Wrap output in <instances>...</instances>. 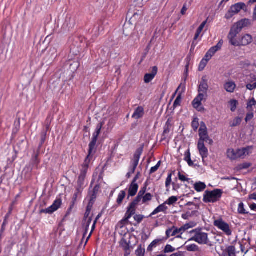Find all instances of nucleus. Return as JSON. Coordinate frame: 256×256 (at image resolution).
Instances as JSON below:
<instances>
[{
	"label": "nucleus",
	"mask_w": 256,
	"mask_h": 256,
	"mask_svg": "<svg viewBox=\"0 0 256 256\" xmlns=\"http://www.w3.org/2000/svg\"><path fill=\"white\" fill-rule=\"evenodd\" d=\"M190 234L194 233V235L185 242L186 245L190 241H194L200 244H206L210 246H212L208 238V234L202 232V228H197L190 232Z\"/></svg>",
	"instance_id": "1"
},
{
	"label": "nucleus",
	"mask_w": 256,
	"mask_h": 256,
	"mask_svg": "<svg viewBox=\"0 0 256 256\" xmlns=\"http://www.w3.org/2000/svg\"><path fill=\"white\" fill-rule=\"evenodd\" d=\"M223 192L220 189H215L212 191L206 190L204 195L203 200L206 203L216 202L220 200Z\"/></svg>",
	"instance_id": "2"
},
{
	"label": "nucleus",
	"mask_w": 256,
	"mask_h": 256,
	"mask_svg": "<svg viewBox=\"0 0 256 256\" xmlns=\"http://www.w3.org/2000/svg\"><path fill=\"white\" fill-rule=\"evenodd\" d=\"M144 145H142L139 148H138L134 155V158L132 161V166L130 168V171L128 172L126 175L127 178H130L131 176V174L134 173L136 169L138 164L140 156L142 153Z\"/></svg>",
	"instance_id": "3"
},
{
	"label": "nucleus",
	"mask_w": 256,
	"mask_h": 256,
	"mask_svg": "<svg viewBox=\"0 0 256 256\" xmlns=\"http://www.w3.org/2000/svg\"><path fill=\"white\" fill-rule=\"evenodd\" d=\"M240 10H243L245 12L248 10L247 6L244 3L238 2L232 5L226 14L225 18L228 20L231 18L234 15L238 14Z\"/></svg>",
	"instance_id": "4"
},
{
	"label": "nucleus",
	"mask_w": 256,
	"mask_h": 256,
	"mask_svg": "<svg viewBox=\"0 0 256 256\" xmlns=\"http://www.w3.org/2000/svg\"><path fill=\"white\" fill-rule=\"evenodd\" d=\"M250 149V147L249 146L242 149H237L236 150L234 149H228L227 151V156L230 159L236 160L241 158L246 154H248Z\"/></svg>",
	"instance_id": "5"
},
{
	"label": "nucleus",
	"mask_w": 256,
	"mask_h": 256,
	"mask_svg": "<svg viewBox=\"0 0 256 256\" xmlns=\"http://www.w3.org/2000/svg\"><path fill=\"white\" fill-rule=\"evenodd\" d=\"M214 225L222 230L227 236H230L232 235V232L230 228L229 224L224 222L222 218L214 220Z\"/></svg>",
	"instance_id": "6"
},
{
	"label": "nucleus",
	"mask_w": 256,
	"mask_h": 256,
	"mask_svg": "<svg viewBox=\"0 0 256 256\" xmlns=\"http://www.w3.org/2000/svg\"><path fill=\"white\" fill-rule=\"evenodd\" d=\"M40 152L41 149H38V148L33 150V154L30 161V165L32 166V170L38 168V166L40 162V160L39 158Z\"/></svg>",
	"instance_id": "7"
},
{
	"label": "nucleus",
	"mask_w": 256,
	"mask_h": 256,
	"mask_svg": "<svg viewBox=\"0 0 256 256\" xmlns=\"http://www.w3.org/2000/svg\"><path fill=\"white\" fill-rule=\"evenodd\" d=\"M204 94L202 93H199L196 97L193 100L192 105L198 112H202L206 110L202 106V101L204 99Z\"/></svg>",
	"instance_id": "8"
},
{
	"label": "nucleus",
	"mask_w": 256,
	"mask_h": 256,
	"mask_svg": "<svg viewBox=\"0 0 256 256\" xmlns=\"http://www.w3.org/2000/svg\"><path fill=\"white\" fill-rule=\"evenodd\" d=\"M138 16V14L137 13L134 14L132 17L130 18L129 22H126L124 24L123 27V32L126 36H128L133 30L134 26L132 24V22L134 21V20L136 18V17Z\"/></svg>",
	"instance_id": "9"
},
{
	"label": "nucleus",
	"mask_w": 256,
	"mask_h": 256,
	"mask_svg": "<svg viewBox=\"0 0 256 256\" xmlns=\"http://www.w3.org/2000/svg\"><path fill=\"white\" fill-rule=\"evenodd\" d=\"M76 18L70 15H67L64 24V28H67L68 30L73 28L76 26Z\"/></svg>",
	"instance_id": "10"
},
{
	"label": "nucleus",
	"mask_w": 256,
	"mask_h": 256,
	"mask_svg": "<svg viewBox=\"0 0 256 256\" xmlns=\"http://www.w3.org/2000/svg\"><path fill=\"white\" fill-rule=\"evenodd\" d=\"M196 226V223L194 222H190L188 224H186L180 228H176L175 227L174 230H173L171 234V236H174L176 234L182 232H184L186 230L189 229L190 228H193Z\"/></svg>",
	"instance_id": "11"
},
{
	"label": "nucleus",
	"mask_w": 256,
	"mask_h": 256,
	"mask_svg": "<svg viewBox=\"0 0 256 256\" xmlns=\"http://www.w3.org/2000/svg\"><path fill=\"white\" fill-rule=\"evenodd\" d=\"M98 134H97L95 132L93 134V136L92 141L89 144V149L88 153L90 154H94L96 152V143L98 140Z\"/></svg>",
	"instance_id": "12"
},
{
	"label": "nucleus",
	"mask_w": 256,
	"mask_h": 256,
	"mask_svg": "<svg viewBox=\"0 0 256 256\" xmlns=\"http://www.w3.org/2000/svg\"><path fill=\"white\" fill-rule=\"evenodd\" d=\"M208 80L206 79V76H204L202 77L201 82L200 83V84L198 86V92L201 93V92H202V94H206V95L207 92L208 90Z\"/></svg>",
	"instance_id": "13"
},
{
	"label": "nucleus",
	"mask_w": 256,
	"mask_h": 256,
	"mask_svg": "<svg viewBox=\"0 0 256 256\" xmlns=\"http://www.w3.org/2000/svg\"><path fill=\"white\" fill-rule=\"evenodd\" d=\"M92 182L91 183L88 190V196H90V200L91 201H94L96 198L97 194L100 189V186L99 184H96L94 188L91 190L92 188Z\"/></svg>",
	"instance_id": "14"
},
{
	"label": "nucleus",
	"mask_w": 256,
	"mask_h": 256,
	"mask_svg": "<svg viewBox=\"0 0 256 256\" xmlns=\"http://www.w3.org/2000/svg\"><path fill=\"white\" fill-rule=\"evenodd\" d=\"M198 148L204 161V159L208 156V150L204 146V142L202 141L198 142Z\"/></svg>",
	"instance_id": "15"
},
{
	"label": "nucleus",
	"mask_w": 256,
	"mask_h": 256,
	"mask_svg": "<svg viewBox=\"0 0 256 256\" xmlns=\"http://www.w3.org/2000/svg\"><path fill=\"white\" fill-rule=\"evenodd\" d=\"M158 68L157 66H154L152 67L151 73L146 74L144 76V82L145 83H149L154 78L156 75L157 74Z\"/></svg>",
	"instance_id": "16"
},
{
	"label": "nucleus",
	"mask_w": 256,
	"mask_h": 256,
	"mask_svg": "<svg viewBox=\"0 0 256 256\" xmlns=\"http://www.w3.org/2000/svg\"><path fill=\"white\" fill-rule=\"evenodd\" d=\"M92 155L93 154H90L89 153L88 154V155L86 157L84 164L82 165V169L80 170V175L85 176H86L89 166V163L90 162V158Z\"/></svg>",
	"instance_id": "17"
},
{
	"label": "nucleus",
	"mask_w": 256,
	"mask_h": 256,
	"mask_svg": "<svg viewBox=\"0 0 256 256\" xmlns=\"http://www.w3.org/2000/svg\"><path fill=\"white\" fill-rule=\"evenodd\" d=\"M252 36L249 34H246L242 36L240 40V46H246L252 42Z\"/></svg>",
	"instance_id": "18"
},
{
	"label": "nucleus",
	"mask_w": 256,
	"mask_h": 256,
	"mask_svg": "<svg viewBox=\"0 0 256 256\" xmlns=\"http://www.w3.org/2000/svg\"><path fill=\"white\" fill-rule=\"evenodd\" d=\"M138 184L134 182H132L128 189V198L130 196H134L138 192Z\"/></svg>",
	"instance_id": "19"
},
{
	"label": "nucleus",
	"mask_w": 256,
	"mask_h": 256,
	"mask_svg": "<svg viewBox=\"0 0 256 256\" xmlns=\"http://www.w3.org/2000/svg\"><path fill=\"white\" fill-rule=\"evenodd\" d=\"M144 115V110L142 106L138 107L134 110L132 116V118L138 120L143 116Z\"/></svg>",
	"instance_id": "20"
},
{
	"label": "nucleus",
	"mask_w": 256,
	"mask_h": 256,
	"mask_svg": "<svg viewBox=\"0 0 256 256\" xmlns=\"http://www.w3.org/2000/svg\"><path fill=\"white\" fill-rule=\"evenodd\" d=\"M224 252L228 256H236V248L234 246H228L226 247Z\"/></svg>",
	"instance_id": "21"
},
{
	"label": "nucleus",
	"mask_w": 256,
	"mask_h": 256,
	"mask_svg": "<svg viewBox=\"0 0 256 256\" xmlns=\"http://www.w3.org/2000/svg\"><path fill=\"white\" fill-rule=\"evenodd\" d=\"M62 204V200L60 198H57L53 204L50 206L52 212H54L55 211L57 210L58 208Z\"/></svg>",
	"instance_id": "22"
},
{
	"label": "nucleus",
	"mask_w": 256,
	"mask_h": 256,
	"mask_svg": "<svg viewBox=\"0 0 256 256\" xmlns=\"http://www.w3.org/2000/svg\"><path fill=\"white\" fill-rule=\"evenodd\" d=\"M166 204H165V202L164 204H160L154 210V212L150 214V216L158 214L160 212H165L168 210V207L166 206Z\"/></svg>",
	"instance_id": "23"
},
{
	"label": "nucleus",
	"mask_w": 256,
	"mask_h": 256,
	"mask_svg": "<svg viewBox=\"0 0 256 256\" xmlns=\"http://www.w3.org/2000/svg\"><path fill=\"white\" fill-rule=\"evenodd\" d=\"M240 29L242 30V28L244 27L248 26L250 24V20L247 18L242 19L238 21L236 24Z\"/></svg>",
	"instance_id": "24"
},
{
	"label": "nucleus",
	"mask_w": 256,
	"mask_h": 256,
	"mask_svg": "<svg viewBox=\"0 0 256 256\" xmlns=\"http://www.w3.org/2000/svg\"><path fill=\"white\" fill-rule=\"evenodd\" d=\"M130 242H128L124 238H122L120 242V246L122 248L124 251L130 250V248H132V247L130 246Z\"/></svg>",
	"instance_id": "25"
},
{
	"label": "nucleus",
	"mask_w": 256,
	"mask_h": 256,
	"mask_svg": "<svg viewBox=\"0 0 256 256\" xmlns=\"http://www.w3.org/2000/svg\"><path fill=\"white\" fill-rule=\"evenodd\" d=\"M205 183L201 182H196L194 184V188L198 192H201L206 188Z\"/></svg>",
	"instance_id": "26"
},
{
	"label": "nucleus",
	"mask_w": 256,
	"mask_h": 256,
	"mask_svg": "<svg viewBox=\"0 0 256 256\" xmlns=\"http://www.w3.org/2000/svg\"><path fill=\"white\" fill-rule=\"evenodd\" d=\"M223 42V40H220L216 46H212L208 50L210 52H212V54L214 55L216 52L221 49Z\"/></svg>",
	"instance_id": "27"
},
{
	"label": "nucleus",
	"mask_w": 256,
	"mask_h": 256,
	"mask_svg": "<svg viewBox=\"0 0 256 256\" xmlns=\"http://www.w3.org/2000/svg\"><path fill=\"white\" fill-rule=\"evenodd\" d=\"M136 210L131 208L130 206H128L127 208V210L125 214L124 218L126 219L128 221H129V219L136 214Z\"/></svg>",
	"instance_id": "28"
},
{
	"label": "nucleus",
	"mask_w": 256,
	"mask_h": 256,
	"mask_svg": "<svg viewBox=\"0 0 256 256\" xmlns=\"http://www.w3.org/2000/svg\"><path fill=\"white\" fill-rule=\"evenodd\" d=\"M241 30V29H240L236 24H234L232 27L228 35L236 37L237 34H239Z\"/></svg>",
	"instance_id": "29"
},
{
	"label": "nucleus",
	"mask_w": 256,
	"mask_h": 256,
	"mask_svg": "<svg viewBox=\"0 0 256 256\" xmlns=\"http://www.w3.org/2000/svg\"><path fill=\"white\" fill-rule=\"evenodd\" d=\"M236 88V84L233 82H228L224 84L225 90L229 92H234Z\"/></svg>",
	"instance_id": "30"
},
{
	"label": "nucleus",
	"mask_w": 256,
	"mask_h": 256,
	"mask_svg": "<svg viewBox=\"0 0 256 256\" xmlns=\"http://www.w3.org/2000/svg\"><path fill=\"white\" fill-rule=\"evenodd\" d=\"M142 199V197L138 195L137 196L134 198V200L130 204L129 206L134 210H136V207L139 204V202L141 201Z\"/></svg>",
	"instance_id": "31"
},
{
	"label": "nucleus",
	"mask_w": 256,
	"mask_h": 256,
	"mask_svg": "<svg viewBox=\"0 0 256 256\" xmlns=\"http://www.w3.org/2000/svg\"><path fill=\"white\" fill-rule=\"evenodd\" d=\"M46 136H47V134H46L45 131L41 132L40 134V142L38 146V149H42V146L46 141Z\"/></svg>",
	"instance_id": "32"
},
{
	"label": "nucleus",
	"mask_w": 256,
	"mask_h": 256,
	"mask_svg": "<svg viewBox=\"0 0 256 256\" xmlns=\"http://www.w3.org/2000/svg\"><path fill=\"white\" fill-rule=\"evenodd\" d=\"M186 249L190 252H200V250L199 247L196 244L186 245Z\"/></svg>",
	"instance_id": "33"
},
{
	"label": "nucleus",
	"mask_w": 256,
	"mask_h": 256,
	"mask_svg": "<svg viewBox=\"0 0 256 256\" xmlns=\"http://www.w3.org/2000/svg\"><path fill=\"white\" fill-rule=\"evenodd\" d=\"M199 136L200 139L198 142H204V138L208 136V130L206 129H202V128H200L199 129Z\"/></svg>",
	"instance_id": "34"
},
{
	"label": "nucleus",
	"mask_w": 256,
	"mask_h": 256,
	"mask_svg": "<svg viewBox=\"0 0 256 256\" xmlns=\"http://www.w3.org/2000/svg\"><path fill=\"white\" fill-rule=\"evenodd\" d=\"M162 239H156L154 240L148 246L147 251L150 252L154 248H156L158 244L162 242Z\"/></svg>",
	"instance_id": "35"
},
{
	"label": "nucleus",
	"mask_w": 256,
	"mask_h": 256,
	"mask_svg": "<svg viewBox=\"0 0 256 256\" xmlns=\"http://www.w3.org/2000/svg\"><path fill=\"white\" fill-rule=\"evenodd\" d=\"M252 164L250 162H244L238 164L236 168L237 171H240L242 170L246 169L251 166Z\"/></svg>",
	"instance_id": "36"
},
{
	"label": "nucleus",
	"mask_w": 256,
	"mask_h": 256,
	"mask_svg": "<svg viewBox=\"0 0 256 256\" xmlns=\"http://www.w3.org/2000/svg\"><path fill=\"white\" fill-rule=\"evenodd\" d=\"M145 254L144 246H142V244L138 246V249L136 250V256H144Z\"/></svg>",
	"instance_id": "37"
},
{
	"label": "nucleus",
	"mask_w": 256,
	"mask_h": 256,
	"mask_svg": "<svg viewBox=\"0 0 256 256\" xmlns=\"http://www.w3.org/2000/svg\"><path fill=\"white\" fill-rule=\"evenodd\" d=\"M80 64L79 62L77 61L72 62L70 64V69L72 72H74L76 71L78 68H79Z\"/></svg>",
	"instance_id": "38"
},
{
	"label": "nucleus",
	"mask_w": 256,
	"mask_h": 256,
	"mask_svg": "<svg viewBox=\"0 0 256 256\" xmlns=\"http://www.w3.org/2000/svg\"><path fill=\"white\" fill-rule=\"evenodd\" d=\"M236 36H228V38L229 40V42L232 46H240V44L236 38Z\"/></svg>",
	"instance_id": "39"
},
{
	"label": "nucleus",
	"mask_w": 256,
	"mask_h": 256,
	"mask_svg": "<svg viewBox=\"0 0 256 256\" xmlns=\"http://www.w3.org/2000/svg\"><path fill=\"white\" fill-rule=\"evenodd\" d=\"M52 122V119L50 118V116H48L45 121V128L42 131H45L46 134L47 132L50 130V125Z\"/></svg>",
	"instance_id": "40"
},
{
	"label": "nucleus",
	"mask_w": 256,
	"mask_h": 256,
	"mask_svg": "<svg viewBox=\"0 0 256 256\" xmlns=\"http://www.w3.org/2000/svg\"><path fill=\"white\" fill-rule=\"evenodd\" d=\"M126 195V192L124 190H122L118 196V198L117 199L116 202L118 204H120L122 203L124 199V198Z\"/></svg>",
	"instance_id": "41"
},
{
	"label": "nucleus",
	"mask_w": 256,
	"mask_h": 256,
	"mask_svg": "<svg viewBox=\"0 0 256 256\" xmlns=\"http://www.w3.org/2000/svg\"><path fill=\"white\" fill-rule=\"evenodd\" d=\"M178 198L176 196H172L169 198L165 202V204H167L170 206L174 204H175L178 201Z\"/></svg>",
	"instance_id": "42"
},
{
	"label": "nucleus",
	"mask_w": 256,
	"mask_h": 256,
	"mask_svg": "<svg viewBox=\"0 0 256 256\" xmlns=\"http://www.w3.org/2000/svg\"><path fill=\"white\" fill-rule=\"evenodd\" d=\"M238 211V214H248V212H246V210L244 209V204L242 202L239 204Z\"/></svg>",
	"instance_id": "43"
},
{
	"label": "nucleus",
	"mask_w": 256,
	"mask_h": 256,
	"mask_svg": "<svg viewBox=\"0 0 256 256\" xmlns=\"http://www.w3.org/2000/svg\"><path fill=\"white\" fill-rule=\"evenodd\" d=\"M181 101H182V94L180 93L174 102V103L173 104L174 110L178 106H180Z\"/></svg>",
	"instance_id": "44"
},
{
	"label": "nucleus",
	"mask_w": 256,
	"mask_h": 256,
	"mask_svg": "<svg viewBox=\"0 0 256 256\" xmlns=\"http://www.w3.org/2000/svg\"><path fill=\"white\" fill-rule=\"evenodd\" d=\"M230 105V110L234 112L236 110L237 105L238 104V102L236 100H231L229 102Z\"/></svg>",
	"instance_id": "45"
},
{
	"label": "nucleus",
	"mask_w": 256,
	"mask_h": 256,
	"mask_svg": "<svg viewBox=\"0 0 256 256\" xmlns=\"http://www.w3.org/2000/svg\"><path fill=\"white\" fill-rule=\"evenodd\" d=\"M170 132V128L164 126V130L162 134V138L161 141L166 140L167 138L166 134H168Z\"/></svg>",
	"instance_id": "46"
},
{
	"label": "nucleus",
	"mask_w": 256,
	"mask_h": 256,
	"mask_svg": "<svg viewBox=\"0 0 256 256\" xmlns=\"http://www.w3.org/2000/svg\"><path fill=\"white\" fill-rule=\"evenodd\" d=\"M176 250V248H173L171 245L170 244H167L165 246L163 252L165 254L166 253H170V252H172Z\"/></svg>",
	"instance_id": "47"
},
{
	"label": "nucleus",
	"mask_w": 256,
	"mask_h": 256,
	"mask_svg": "<svg viewBox=\"0 0 256 256\" xmlns=\"http://www.w3.org/2000/svg\"><path fill=\"white\" fill-rule=\"evenodd\" d=\"M242 122V118L240 117H236L234 119L233 122L230 124V126L231 127H235L239 126Z\"/></svg>",
	"instance_id": "48"
},
{
	"label": "nucleus",
	"mask_w": 256,
	"mask_h": 256,
	"mask_svg": "<svg viewBox=\"0 0 256 256\" xmlns=\"http://www.w3.org/2000/svg\"><path fill=\"white\" fill-rule=\"evenodd\" d=\"M199 126L198 118H194L192 122V127L194 131H196Z\"/></svg>",
	"instance_id": "49"
},
{
	"label": "nucleus",
	"mask_w": 256,
	"mask_h": 256,
	"mask_svg": "<svg viewBox=\"0 0 256 256\" xmlns=\"http://www.w3.org/2000/svg\"><path fill=\"white\" fill-rule=\"evenodd\" d=\"M144 216L141 214H136L134 218L137 222V224H134V226H136L138 224H140L144 218Z\"/></svg>",
	"instance_id": "50"
},
{
	"label": "nucleus",
	"mask_w": 256,
	"mask_h": 256,
	"mask_svg": "<svg viewBox=\"0 0 256 256\" xmlns=\"http://www.w3.org/2000/svg\"><path fill=\"white\" fill-rule=\"evenodd\" d=\"M152 196L150 193H147L142 196V203H146L147 202L150 201L152 199Z\"/></svg>",
	"instance_id": "51"
},
{
	"label": "nucleus",
	"mask_w": 256,
	"mask_h": 256,
	"mask_svg": "<svg viewBox=\"0 0 256 256\" xmlns=\"http://www.w3.org/2000/svg\"><path fill=\"white\" fill-rule=\"evenodd\" d=\"M10 212L4 218V220L3 224H2V228H1V229H0L2 232H4L5 230H6V224H8V220H7V219H8V217L9 214H10Z\"/></svg>",
	"instance_id": "52"
},
{
	"label": "nucleus",
	"mask_w": 256,
	"mask_h": 256,
	"mask_svg": "<svg viewBox=\"0 0 256 256\" xmlns=\"http://www.w3.org/2000/svg\"><path fill=\"white\" fill-rule=\"evenodd\" d=\"M207 63L208 62L205 60H202L199 64L198 70L200 72L203 70L206 66Z\"/></svg>",
	"instance_id": "53"
},
{
	"label": "nucleus",
	"mask_w": 256,
	"mask_h": 256,
	"mask_svg": "<svg viewBox=\"0 0 256 256\" xmlns=\"http://www.w3.org/2000/svg\"><path fill=\"white\" fill-rule=\"evenodd\" d=\"M104 124V122H100L97 124L95 131V132L97 134L99 135L100 134L102 128Z\"/></svg>",
	"instance_id": "54"
},
{
	"label": "nucleus",
	"mask_w": 256,
	"mask_h": 256,
	"mask_svg": "<svg viewBox=\"0 0 256 256\" xmlns=\"http://www.w3.org/2000/svg\"><path fill=\"white\" fill-rule=\"evenodd\" d=\"M86 176L80 175L77 182V184L83 186Z\"/></svg>",
	"instance_id": "55"
},
{
	"label": "nucleus",
	"mask_w": 256,
	"mask_h": 256,
	"mask_svg": "<svg viewBox=\"0 0 256 256\" xmlns=\"http://www.w3.org/2000/svg\"><path fill=\"white\" fill-rule=\"evenodd\" d=\"M256 104V100L254 98H252L247 104V108L250 109L252 108V106Z\"/></svg>",
	"instance_id": "56"
},
{
	"label": "nucleus",
	"mask_w": 256,
	"mask_h": 256,
	"mask_svg": "<svg viewBox=\"0 0 256 256\" xmlns=\"http://www.w3.org/2000/svg\"><path fill=\"white\" fill-rule=\"evenodd\" d=\"M172 173L168 174V176L166 178V188L169 187V186H170V184L172 182Z\"/></svg>",
	"instance_id": "57"
},
{
	"label": "nucleus",
	"mask_w": 256,
	"mask_h": 256,
	"mask_svg": "<svg viewBox=\"0 0 256 256\" xmlns=\"http://www.w3.org/2000/svg\"><path fill=\"white\" fill-rule=\"evenodd\" d=\"M189 64H190L189 62H188L186 65L185 66V70H184V83L186 82V78H187V77L188 76Z\"/></svg>",
	"instance_id": "58"
},
{
	"label": "nucleus",
	"mask_w": 256,
	"mask_h": 256,
	"mask_svg": "<svg viewBox=\"0 0 256 256\" xmlns=\"http://www.w3.org/2000/svg\"><path fill=\"white\" fill-rule=\"evenodd\" d=\"M147 184L146 183L144 186L141 188V190L138 192V195L142 197L144 194L146 193V190Z\"/></svg>",
	"instance_id": "59"
},
{
	"label": "nucleus",
	"mask_w": 256,
	"mask_h": 256,
	"mask_svg": "<svg viewBox=\"0 0 256 256\" xmlns=\"http://www.w3.org/2000/svg\"><path fill=\"white\" fill-rule=\"evenodd\" d=\"M214 56V54H212V52H210V51L208 50V52L206 54L202 60H205L206 62H208V60H210L212 57Z\"/></svg>",
	"instance_id": "60"
},
{
	"label": "nucleus",
	"mask_w": 256,
	"mask_h": 256,
	"mask_svg": "<svg viewBox=\"0 0 256 256\" xmlns=\"http://www.w3.org/2000/svg\"><path fill=\"white\" fill-rule=\"evenodd\" d=\"M94 202H95L94 201H91V200H89L88 204L86 206V211L89 212H90V211L92 210V208L93 206V205H94Z\"/></svg>",
	"instance_id": "61"
},
{
	"label": "nucleus",
	"mask_w": 256,
	"mask_h": 256,
	"mask_svg": "<svg viewBox=\"0 0 256 256\" xmlns=\"http://www.w3.org/2000/svg\"><path fill=\"white\" fill-rule=\"evenodd\" d=\"M42 213H45V214H52L53 212H52V210L50 209V207L46 208V209H42L40 211V214Z\"/></svg>",
	"instance_id": "62"
},
{
	"label": "nucleus",
	"mask_w": 256,
	"mask_h": 256,
	"mask_svg": "<svg viewBox=\"0 0 256 256\" xmlns=\"http://www.w3.org/2000/svg\"><path fill=\"white\" fill-rule=\"evenodd\" d=\"M208 20H206L205 21L203 22L202 24L197 29L196 31L200 33H201L202 31V30L206 26V22H207Z\"/></svg>",
	"instance_id": "63"
},
{
	"label": "nucleus",
	"mask_w": 256,
	"mask_h": 256,
	"mask_svg": "<svg viewBox=\"0 0 256 256\" xmlns=\"http://www.w3.org/2000/svg\"><path fill=\"white\" fill-rule=\"evenodd\" d=\"M246 88L249 90H253L256 88V82L253 84H248L246 85Z\"/></svg>",
	"instance_id": "64"
}]
</instances>
